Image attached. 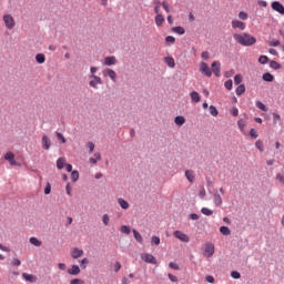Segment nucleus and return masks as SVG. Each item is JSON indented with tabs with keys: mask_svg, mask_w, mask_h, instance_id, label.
I'll return each mask as SVG.
<instances>
[{
	"mask_svg": "<svg viewBox=\"0 0 284 284\" xmlns=\"http://www.w3.org/2000/svg\"><path fill=\"white\" fill-rule=\"evenodd\" d=\"M164 63H166V65L169 68H175L176 67V62L174 61V58H172V57L164 58Z\"/></svg>",
	"mask_w": 284,
	"mask_h": 284,
	"instance_id": "aec40b11",
	"label": "nucleus"
},
{
	"mask_svg": "<svg viewBox=\"0 0 284 284\" xmlns=\"http://www.w3.org/2000/svg\"><path fill=\"white\" fill-rule=\"evenodd\" d=\"M120 271H121V262H115L114 272H120Z\"/></svg>",
	"mask_w": 284,
	"mask_h": 284,
	"instance_id": "338daca9",
	"label": "nucleus"
},
{
	"mask_svg": "<svg viewBox=\"0 0 284 284\" xmlns=\"http://www.w3.org/2000/svg\"><path fill=\"white\" fill-rule=\"evenodd\" d=\"M2 21L7 30H14V28H17V21L14 20V17H12V14L10 13L3 14Z\"/></svg>",
	"mask_w": 284,
	"mask_h": 284,
	"instance_id": "f03ea898",
	"label": "nucleus"
},
{
	"mask_svg": "<svg viewBox=\"0 0 284 284\" xmlns=\"http://www.w3.org/2000/svg\"><path fill=\"white\" fill-rule=\"evenodd\" d=\"M185 176H186L189 183H194V179H195V176H194V171H192V170H186V171H185Z\"/></svg>",
	"mask_w": 284,
	"mask_h": 284,
	"instance_id": "5701e85b",
	"label": "nucleus"
},
{
	"mask_svg": "<svg viewBox=\"0 0 284 284\" xmlns=\"http://www.w3.org/2000/svg\"><path fill=\"white\" fill-rule=\"evenodd\" d=\"M102 221H103L104 225H109L110 224V216L108 214H104L102 216Z\"/></svg>",
	"mask_w": 284,
	"mask_h": 284,
	"instance_id": "6e6d98bb",
	"label": "nucleus"
},
{
	"mask_svg": "<svg viewBox=\"0 0 284 284\" xmlns=\"http://www.w3.org/2000/svg\"><path fill=\"white\" fill-rule=\"evenodd\" d=\"M88 263H90V260H88V257L82 258L80 262V267L82 270H85V267H88Z\"/></svg>",
	"mask_w": 284,
	"mask_h": 284,
	"instance_id": "ea45409f",
	"label": "nucleus"
},
{
	"mask_svg": "<svg viewBox=\"0 0 284 284\" xmlns=\"http://www.w3.org/2000/svg\"><path fill=\"white\" fill-rule=\"evenodd\" d=\"M255 105L258 108V110H262V112H267V106H265L263 102L256 101Z\"/></svg>",
	"mask_w": 284,
	"mask_h": 284,
	"instance_id": "58836bf2",
	"label": "nucleus"
},
{
	"mask_svg": "<svg viewBox=\"0 0 284 284\" xmlns=\"http://www.w3.org/2000/svg\"><path fill=\"white\" fill-rule=\"evenodd\" d=\"M255 148H257V150H258L260 152H263V151H264V149H263V141L257 140V141L255 142Z\"/></svg>",
	"mask_w": 284,
	"mask_h": 284,
	"instance_id": "a18cd8bd",
	"label": "nucleus"
},
{
	"mask_svg": "<svg viewBox=\"0 0 284 284\" xmlns=\"http://www.w3.org/2000/svg\"><path fill=\"white\" fill-rule=\"evenodd\" d=\"M237 125H239L240 131L243 132V134H245V128H246V125H247L246 122H245V120L240 119V120L237 121Z\"/></svg>",
	"mask_w": 284,
	"mask_h": 284,
	"instance_id": "a878e982",
	"label": "nucleus"
},
{
	"mask_svg": "<svg viewBox=\"0 0 284 284\" xmlns=\"http://www.w3.org/2000/svg\"><path fill=\"white\" fill-rule=\"evenodd\" d=\"M121 283L122 284H130V280H128V277H122Z\"/></svg>",
	"mask_w": 284,
	"mask_h": 284,
	"instance_id": "774afa93",
	"label": "nucleus"
},
{
	"mask_svg": "<svg viewBox=\"0 0 284 284\" xmlns=\"http://www.w3.org/2000/svg\"><path fill=\"white\" fill-rule=\"evenodd\" d=\"M231 276H232V278H241V273H239V271H233L231 273Z\"/></svg>",
	"mask_w": 284,
	"mask_h": 284,
	"instance_id": "bf43d9fd",
	"label": "nucleus"
},
{
	"mask_svg": "<svg viewBox=\"0 0 284 284\" xmlns=\"http://www.w3.org/2000/svg\"><path fill=\"white\" fill-rule=\"evenodd\" d=\"M22 278L28 283H37V277L32 274L23 273Z\"/></svg>",
	"mask_w": 284,
	"mask_h": 284,
	"instance_id": "f3484780",
	"label": "nucleus"
},
{
	"mask_svg": "<svg viewBox=\"0 0 284 284\" xmlns=\"http://www.w3.org/2000/svg\"><path fill=\"white\" fill-rule=\"evenodd\" d=\"M175 125H184L185 124V116L178 115L174 120Z\"/></svg>",
	"mask_w": 284,
	"mask_h": 284,
	"instance_id": "bb28decb",
	"label": "nucleus"
},
{
	"mask_svg": "<svg viewBox=\"0 0 284 284\" xmlns=\"http://www.w3.org/2000/svg\"><path fill=\"white\" fill-rule=\"evenodd\" d=\"M201 57H202V59H204V61H207V60L210 59V52L203 51V52L201 53Z\"/></svg>",
	"mask_w": 284,
	"mask_h": 284,
	"instance_id": "4d7b16f0",
	"label": "nucleus"
},
{
	"mask_svg": "<svg viewBox=\"0 0 284 284\" xmlns=\"http://www.w3.org/2000/svg\"><path fill=\"white\" fill-rule=\"evenodd\" d=\"M50 192H52V186L50 183H47V186L44 187V194H50Z\"/></svg>",
	"mask_w": 284,
	"mask_h": 284,
	"instance_id": "052dcab7",
	"label": "nucleus"
},
{
	"mask_svg": "<svg viewBox=\"0 0 284 284\" xmlns=\"http://www.w3.org/2000/svg\"><path fill=\"white\" fill-rule=\"evenodd\" d=\"M233 39L236 43L244 47L254 45L256 43V39L250 33H234Z\"/></svg>",
	"mask_w": 284,
	"mask_h": 284,
	"instance_id": "f257e3e1",
	"label": "nucleus"
},
{
	"mask_svg": "<svg viewBox=\"0 0 284 284\" xmlns=\"http://www.w3.org/2000/svg\"><path fill=\"white\" fill-rule=\"evenodd\" d=\"M52 145V142L50 141V138L48 135L42 136V148L43 150H50V146Z\"/></svg>",
	"mask_w": 284,
	"mask_h": 284,
	"instance_id": "2eb2a0df",
	"label": "nucleus"
},
{
	"mask_svg": "<svg viewBox=\"0 0 284 284\" xmlns=\"http://www.w3.org/2000/svg\"><path fill=\"white\" fill-rule=\"evenodd\" d=\"M239 19H241V21H247L248 16H247L246 12L241 11V12L239 13Z\"/></svg>",
	"mask_w": 284,
	"mask_h": 284,
	"instance_id": "37998d69",
	"label": "nucleus"
},
{
	"mask_svg": "<svg viewBox=\"0 0 284 284\" xmlns=\"http://www.w3.org/2000/svg\"><path fill=\"white\" fill-rule=\"evenodd\" d=\"M118 203L122 210H129L130 209V203L125 201L123 197L118 199Z\"/></svg>",
	"mask_w": 284,
	"mask_h": 284,
	"instance_id": "412c9836",
	"label": "nucleus"
},
{
	"mask_svg": "<svg viewBox=\"0 0 284 284\" xmlns=\"http://www.w3.org/2000/svg\"><path fill=\"white\" fill-rule=\"evenodd\" d=\"M211 72H213V74H215L216 77H221V62L214 61L211 64Z\"/></svg>",
	"mask_w": 284,
	"mask_h": 284,
	"instance_id": "9d476101",
	"label": "nucleus"
},
{
	"mask_svg": "<svg viewBox=\"0 0 284 284\" xmlns=\"http://www.w3.org/2000/svg\"><path fill=\"white\" fill-rule=\"evenodd\" d=\"M133 236L135 241H138V243H143V236H141V233H139V231L133 230Z\"/></svg>",
	"mask_w": 284,
	"mask_h": 284,
	"instance_id": "473e14b6",
	"label": "nucleus"
},
{
	"mask_svg": "<svg viewBox=\"0 0 284 284\" xmlns=\"http://www.w3.org/2000/svg\"><path fill=\"white\" fill-rule=\"evenodd\" d=\"M243 81V75H241V74H236L235 77H234V83H235V85H240V83Z\"/></svg>",
	"mask_w": 284,
	"mask_h": 284,
	"instance_id": "c03bdc74",
	"label": "nucleus"
},
{
	"mask_svg": "<svg viewBox=\"0 0 284 284\" xmlns=\"http://www.w3.org/2000/svg\"><path fill=\"white\" fill-rule=\"evenodd\" d=\"M4 161H8L9 164L12 166L19 165V163H17L14 160V153H12L11 151H9L4 154Z\"/></svg>",
	"mask_w": 284,
	"mask_h": 284,
	"instance_id": "9b49d317",
	"label": "nucleus"
},
{
	"mask_svg": "<svg viewBox=\"0 0 284 284\" xmlns=\"http://www.w3.org/2000/svg\"><path fill=\"white\" fill-rule=\"evenodd\" d=\"M163 23H165V17H163V14L155 16V26L158 28H163Z\"/></svg>",
	"mask_w": 284,
	"mask_h": 284,
	"instance_id": "dca6fc26",
	"label": "nucleus"
},
{
	"mask_svg": "<svg viewBox=\"0 0 284 284\" xmlns=\"http://www.w3.org/2000/svg\"><path fill=\"white\" fill-rule=\"evenodd\" d=\"M84 252L83 250L79 248V247H73L71 250V258H81V256H83Z\"/></svg>",
	"mask_w": 284,
	"mask_h": 284,
	"instance_id": "ddd939ff",
	"label": "nucleus"
},
{
	"mask_svg": "<svg viewBox=\"0 0 284 284\" xmlns=\"http://www.w3.org/2000/svg\"><path fill=\"white\" fill-rule=\"evenodd\" d=\"M142 261H144V263H150L151 265H156V257H154V255L150 254V253H144L141 255Z\"/></svg>",
	"mask_w": 284,
	"mask_h": 284,
	"instance_id": "423d86ee",
	"label": "nucleus"
},
{
	"mask_svg": "<svg viewBox=\"0 0 284 284\" xmlns=\"http://www.w3.org/2000/svg\"><path fill=\"white\" fill-rule=\"evenodd\" d=\"M250 136H252V139H258V132H256V129H251Z\"/></svg>",
	"mask_w": 284,
	"mask_h": 284,
	"instance_id": "3c124183",
	"label": "nucleus"
},
{
	"mask_svg": "<svg viewBox=\"0 0 284 284\" xmlns=\"http://www.w3.org/2000/svg\"><path fill=\"white\" fill-rule=\"evenodd\" d=\"M213 201H214V205L216 207H220V205H223V197H221V194H219V193H215L213 195Z\"/></svg>",
	"mask_w": 284,
	"mask_h": 284,
	"instance_id": "a211bd4d",
	"label": "nucleus"
},
{
	"mask_svg": "<svg viewBox=\"0 0 284 284\" xmlns=\"http://www.w3.org/2000/svg\"><path fill=\"white\" fill-rule=\"evenodd\" d=\"M268 45H271V48H277V45H281V41L278 40L270 41Z\"/></svg>",
	"mask_w": 284,
	"mask_h": 284,
	"instance_id": "864d4df0",
	"label": "nucleus"
},
{
	"mask_svg": "<svg viewBox=\"0 0 284 284\" xmlns=\"http://www.w3.org/2000/svg\"><path fill=\"white\" fill-rule=\"evenodd\" d=\"M276 180H277L282 185H284V175H283V174L277 173V174H276Z\"/></svg>",
	"mask_w": 284,
	"mask_h": 284,
	"instance_id": "5fc2aeb1",
	"label": "nucleus"
},
{
	"mask_svg": "<svg viewBox=\"0 0 284 284\" xmlns=\"http://www.w3.org/2000/svg\"><path fill=\"white\" fill-rule=\"evenodd\" d=\"M220 232H221V234H223L224 236H230V234H232V231H230V227H227V226H221V227H220Z\"/></svg>",
	"mask_w": 284,
	"mask_h": 284,
	"instance_id": "7c9ffc66",
	"label": "nucleus"
},
{
	"mask_svg": "<svg viewBox=\"0 0 284 284\" xmlns=\"http://www.w3.org/2000/svg\"><path fill=\"white\" fill-rule=\"evenodd\" d=\"M71 180L73 181V183H77V181H79V171L71 172Z\"/></svg>",
	"mask_w": 284,
	"mask_h": 284,
	"instance_id": "a19ab883",
	"label": "nucleus"
},
{
	"mask_svg": "<svg viewBox=\"0 0 284 284\" xmlns=\"http://www.w3.org/2000/svg\"><path fill=\"white\" fill-rule=\"evenodd\" d=\"M169 266L171 267V270H180L179 264H176V263H174V262H171V263L169 264Z\"/></svg>",
	"mask_w": 284,
	"mask_h": 284,
	"instance_id": "69168bd1",
	"label": "nucleus"
},
{
	"mask_svg": "<svg viewBox=\"0 0 284 284\" xmlns=\"http://www.w3.org/2000/svg\"><path fill=\"white\" fill-rule=\"evenodd\" d=\"M166 43H176V38L172 36H168L165 38Z\"/></svg>",
	"mask_w": 284,
	"mask_h": 284,
	"instance_id": "8fccbe9b",
	"label": "nucleus"
},
{
	"mask_svg": "<svg viewBox=\"0 0 284 284\" xmlns=\"http://www.w3.org/2000/svg\"><path fill=\"white\" fill-rule=\"evenodd\" d=\"M191 100L193 101V103H199V101H201V95L199 94V92L192 91Z\"/></svg>",
	"mask_w": 284,
	"mask_h": 284,
	"instance_id": "b1692460",
	"label": "nucleus"
},
{
	"mask_svg": "<svg viewBox=\"0 0 284 284\" xmlns=\"http://www.w3.org/2000/svg\"><path fill=\"white\" fill-rule=\"evenodd\" d=\"M267 61H270V58H267V55H261L258 58V63H261L262 65H265V63H267Z\"/></svg>",
	"mask_w": 284,
	"mask_h": 284,
	"instance_id": "79ce46f5",
	"label": "nucleus"
},
{
	"mask_svg": "<svg viewBox=\"0 0 284 284\" xmlns=\"http://www.w3.org/2000/svg\"><path fill=\"white\" fill-rule=\"evenodd\" d=\"M161 6L165 10V12H168V13L172 12V9H170V3H168V1L163 0L161 2Z\"/></svg>",
	"mask_w": 284,
	"mask_h": 284,
	"instance_id": "4c0bfd02",
	"label": "nucleus"
},
{
	"mask_svg": "<svg viewBox=\"0 0 284 284\" xmlns=\"http://www.w3.org/2000/svg\"><path fill=\"white\" fill-rule=\"evenodd\" d=\"M232 85H233L232 80H227V81L224 83V87L226 88V90H232Z\"/></svg>",
	"mask_w": 284,
	"mask_h": 284,
	"instance_id": "13d9d810",
	"label": "nucleus"
},
{
	"mask_svg": "<svg viewBox=\"0 0 284 284\" xmlns=\"http://www.w3.org/2000/svg\"><path fill=\"white\" fill-rule=\"evenodd\" d=\"M29 242L31 243V245H34L36 247H41L42 242L39 241V239L37 237H30Z\"/></svg>",
	"mask_w": 284,
	"mask_h": 284,
	"instance_id": "cd10ccee",
	"label": "nucleus"
},
{
	"mask_svg": "<svg viewBox=\"0 0 284 284\" xmlns=\"http://www.w3.org/2000/svg\"><path fill=\"white\" fill-rule=\"evenodd\" d=\"M58 170H63L65 168V158H59L57 161Z\"/></svg>",
	"mask_w": 284,
	"mask_h": 284,
	"instance_id": "393cba45",
	"label": "nucleus"
},
{
	"mask_svg": "<svg viewBox=\"0 0 284 284\" xmlns=\"http://www.w3.org/2000/svg\"><path fill=\"white\" fill-rule=\"evenodd\" d=\"M161 2H154V12H155V14L158 16V14H161Z\"/></svg>",
	"mask_w": 284,
	"mask_h": 284,
	"instance_id": "49530a36",
	"label": "nucleus"
},
{
	"mask_svg": "<svg viewBox=\"0 0 284 284\" xmlns=\"http://www.w3.org/2000/svg\"><path fill=\"white\" fill-rule=\"evenodd\" d=\"M172 32H175V34H185V29L183 27H173Z\"/></svg>",
	"mask_w": 284,
	"mask_h": 284,
	"instance_id": "2f4dec72",
	"label": "nucleus"
},
{
	"mask_svg": "<svg viewBox=\"0 0 284 284\" xmlns=\"http://www.w3.org/2000/svg\"><path fill=\"white\" fill-rule=\"evenodd\" d=\"M89 79H90L89 85L94 90H99V85H103V80L101 79V77H98L95 74H90Z\"/></svg>",
	"mask_w": 284,
	"mask_h": 284,
	"instance_id": "20e7f679",
	"label": "nucleus"
},
{
	"mask_svg": "<svg viewBox=\"0 0 284 284\" xmlns=\"http://www.w3.org/2000/svg\"><path fill=\"white\" fill-rule=\"evenodd\" d=\"M200 72H202V74L205 77H212V69H210V65H207L205 62L200 63Z\"/></svg>",
	"mask_w": 284,
	"mask_h": 284,
	"instance_id": "0eeeda50",
	"label": "nucleus"
},
{
	"mask_svg": "<svg viewBox=\"0 0 284 284\" xmlns=\"http://www.w3.org/2000/svg\"><path fill=\"white\" fill-rule=\"evenodd\" d=\"M271 8L275 12H278V14L284 16V6L281 2H278V1L272 2Z\"/></svg>",
	"mask_w": 284,
	"mask_h": 284,
	"instance_id": "1a4fd4ad",
	"label": "nucleus"
},
{
	"mask_svg": "<svg viewBox=\"0 0 284 284\" xmlns=\"http://www.w3.org/2000/svg\"><path fill=\"white\" fill-rule=\"evenodd\" d=\"M120 232H122V234H130V226L122 225Z\"/></svg>",
	"mask_w": 284,
	"mask_h": 284,
	"instance_id": "de8ad7c7",
	"label": "nucleus"
},
{
	"mask_svg": "<svg viewBox=\"0 0 284 284\" xmlns=\"http://www.w3.org/2000/svg\"><path fill=\"white\" fill-rule=\"evenodd\" d=\"M102 73H103V77H109L111 81H113V83H116V71L112 69H104Z\"/></svg>",
	"mask_w": 284,
	"mask_h": 284,
	"instance_id": "6e6552de",
	"label": "nucleus"
},
{
	"mask_svg": "<svg viewBox=\"0 0 284 284\" xmlns=\"http://www.w3.org/2000/svg\"><path fill=\"white\" fill-rule=\"evenodd\" d=\"M270 68H272V70H281V64L274 60H272L270 62Z\"/></svg>",
	"mask_w": 284,
	"mask_h": 284,
	"instance_id": "e433bc0d",
	"label": "nucleus"
},
{
	"mask_svg": "<svg viewBox=\"0 0 284 284\" xmlns=\"http://www.w3.org/2000/svg\"><path fill=\"white\" fill-rule=\"evenodd\" d=\"M201 212H202V214H204V216H212V214H214V211H212L207 207H202Z\"/></svg>",
	"mask_w": 284,
	"mask_h": 284,
	"instance_id": "c9c22d12",
	"label": "nucleus"
},
{
	"mask_svg": "<svg viewBox=\"0 0 284 284\" xmlns=\"http://www.w3.org/2000/svg\"><path fill=\"white\" fill-rule=\"evenodd\" d=\"M231 26L233 28V30H245L246 26L245 22L241 21V20H233L231 22Z\"/></svg>",
	"mask_w": 284,
	"mask_h": 284,
	"instance_id": "f8f14e48",
	"label": "nucleus"
},
{
	"mask_svg": "<svg viewBox=\"0 0 284 284\" xmlns=\"http://www.w3.org/2000/svg\"><path fill=\"white\" fill-rule=\"evenodd\" d=\"M68 274H71L72 276H77L78 274H81V268L79 265H73L69 271Z\"/></svg>",
	"mask_w": 284,
	"mask_h": 284,
	"instance_id": "6ab92c4d",
	"label": "nucleus"
},
{
	"mask_svg": "<svg viewBox=\"0 0 284 284\" xmlns=\"http://www.w3.org/2000/svg\"><path fill=\"white\" fill-rule=\"evenodd\" d=\"M273 121L274 123H278V121H281V115L278 113H273Z\"/></svg>",
	"mask_w": 284,
	"mask_h": 284,
	"instance_id": "680f3d73",
	"label": "nucleus"
},
{
	"mask_svg": "<svg viewBox=\"0 0 284 284\" xmlns=\"http://www.w3.org/2000/svg\"><path fill=\"white\" fill-rule=\"evenodd\" d=\"M58 141H61V143H65V136H63L61 133H57Z\"/></svg>",
	"mask_w": 284,
	"mask_h": 284,
	"instance_id": "e2e57ef3",
	"label": "nucleus"
},
{
	"mask_svg": "<svg viewBox=\"0 0 284 284\" xmlns=\"http://www.w3.org/2000/svg\"><path fill=\"white\" fill-rule=\"evenodd\" d=\"M262 79L263 81H267L268 83H272V81H274V75L272 73H264Z\"/></svg>",
	"mask_w": 284,
	"mask_h": 284,
	"instance_id": "c756f323",
	"label": "nucleus"
},
{
	"mask_svg": "<svg viewBox=\"0 0 284 284\" xmlns=\"http://www.w3.org/2000/svg\"><path fill=\"white\" fill-rule=\"evenodd\" d=\"M214 252H215L214 243L209 242L203 245V256L205 258H212V256H214Z\"/></svg>",
	"mask_w": 284,
	"mask_h": 284,
	"instance_id": "7ed1b4c3",
	"label": "nucleus"
},
{
	"mask_svg": "<svg viewBox=\"0 0 284 284\" xmlns=\"http://www.w3.org/2000/svg\"><path fill=\"white\" fill-rule=\"evenodd\" d=\"M173 236L182 243H190V236L182 231H174Z\"/></svg>",
	"mask_w": 284,
	"mask_h": 284,
	"instance_id": "39448f33",
	"label": "nucleus"
},
{
	"mask_svg": "<svg viewBox=\"0 0 284 284\" xmlns=\"http://www.w3.org/2000/svg\"><path fill=\"white\" fill-rule=\"evenodd\" d=\"M36 61H37V63H45V54H43V53H38L37 55H36Z\"/></svg>",
	"mask_w": 284,
	"mask_h": 284,
	"instance_id": "c85d7f7f",
	"label": "nucleus"
},
{
	"mask_svg": "<svg viewBox=\"0 0 284 284\" xmlns=\"http://www.w3.org/2000/svg\"><path fill=\"white\" fill-rule=\"evenodd\" d=\"M209 111L212 116H219V110L216 109V106L210 105Z\"/></svg>",
	"mask_w": 284,
	"mask_h": 284,
	"instance_id": "f704fd0d",
	"label": "nucleus"
},
{
	"mask_svg": "<svg viewBox=\"0 0 284 284\" xmlns=\"http://www.w3.org/2000/svg\"><path fill=\"white\" fill-rule=\"evenodd\" d=\"M151 243H153V245H161V239L159 236H153Z\"/></svg>",
	"mask_w": 284,
	"mask_h": 284,
	"instance_id": "09e8293b",
	"label": "nucleus"
},
{
	"mask_svg": "<svg viewBox=\"0 0 284 284\" xmlns=\"http://www.w3.org/2000/svg\"><path fill=\"white\" fill-rule=\"evenodd\" d=\"M101 161V153H94L93 158L89 159V163H92V165H97Z\"/></svg>",
	"mask_w": 284,
	"mask_h": 284,
	"instance_id": "4be33fe9",
	"label": "nucleus"
},
{
	"mask_svg": "<svg viewBox=\"0 0 284 284\" xmlns=\"http://www.w3.org/2000/svg\"><path fill=\"white\" fill-rule=\"evenodd\" d=\"M118 60L116 57L110 55L104 58L103 65H116Z\"/></svg>",
	"mask_w": 284,
	"mask_h": 284,
	"instance_id": "4468645a",
	"label": "nucleus"
},
{
	"mask_svg": "<svg viewBox=\"0 0 284 284\" xmlns=\"http://www.w3.org/2000/svg\"><path fill=\"white\" fill-rule=\"evenodd\" d=\"M236 95L237 97H241V94H245V85L244 84H240L237 88H236Z\"/></svg>",
	"mask_w": 284,
	"mask_h": 284,
	"instance_id": "72a5a7b5",
	"label": "nucleus"
},
{
	"mask_svg": "<svg viewBox=\"0 0 284 284\" xmlns=\"http://www.w3.org/2000/svg\"><path fill=\"white\" fill-rule=\"evenodd\" d=\"M70 284H85V282L81 278H73L70 281Z\"/></svg>",
	"mask_w": 284,
	"mask_h": 284,
	"instance_id": "603ef678",
	"label": "nucleus"
},
{
	"mask_svg": "<svg viewBox=\"0 0 284 284\" xmlns=\"http://www.w3.org/2000/svg\"><path fill=\"white\" fill-rule=\"evenodd\" d=\"M88 148H89V153L92 154V152H94V143L93 142H89L88 143Z\"/></svg>",
	"mask_w": 284,
	"mask_h": 284,
	"instance_id": "0e129e2a",
	"label": "nucleus"
}]
</instances>
